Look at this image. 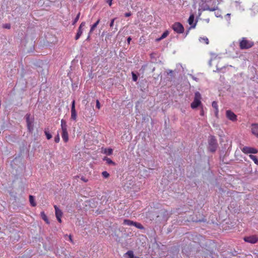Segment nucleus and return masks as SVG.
I'll list each match as a JSON object with an SVG mask.
<instances>
[{
	"instance_id": "1",
	"label": "nucleus",
	"mask_w": 258,
	"mask_h": 258,
	"mask_svg": "<svg viewBox=\"0 0 258 258\" xmlns=\"http://www.w3.org/2000/svg\"><path fill=\"white\" fill-rule=\"evenodd\" d=\"M254 45V42L248 40L246 37H242L239 41V47L241 49H248Z\"/></svg>"
},
{
	"instance_id": "2",
	"label": "nucleus",
	"mask_w": 258,
	"mask_h": 258,
	"mask_svg": "<svg viewBox=\"0 0 258 258\" xmlns=\"http://www.w3.org/2000/svg\"><path fill=\"white\" fill-rule=\"evenodd\" d=\"M201 99V95L200 93L199 92H196L195 94L194 101L190 104L191 108L192 109H196L198 107L200 106L202 104Z\"/></svg>"
},
{
	"instance_id": "3",
	"label": "nucleus",
	"mask_w": 258,
	"mask_h": 258,
	"mask_svg": "<svg viewBox=\"0 0 258 258\" xmlns=\"http://www.w3.org/2000/svg\"><path fill=\"white\" fill-rule=\"evenodd\" d=\"M217 147L218 144L216 138L213 136H211L209 140V150L212 153L215 152Z\"/></svg>"
},
{
	"instance_id": "4",
	"label": "nucleus",
	"mask_w": 258,
	"mask_h": 258,
	"mask_svg": "<svg viewBox=\"0 0 258 258\" xmlns=\"http://www.w3.org/2000/svg\"><path fill=\"white\" fill-rule=\"evenodd\" d=\"M25 118L28 130L30 133H32L34 129L33 123L34 118L33 117H31V114L30 113L26 114Z\"/></svg>"
},
{
	"instance_id": "5",
	"label": "nucleus",
	"mask_w": 258,
	"mask_h": 258,
	"mask_svg": "<svg viewBox=\"0 0 258 258\" xmlns=\"http://www.w3.org/2000/svg\"><path fill=\"white\" fill-rule=\"evenodd\" d=\"M172 29L177 33L181 34L184 32V27L179 22H175L172 26Z\"/></svg>"
},
{
	"instance_id": "6",
	"label": "nucleus",
	"mask_w": 258,
	"mask_h": 258,
	"mask_svg": "<svg viewBox=\"0 0 258 258\" xmlns=\"http://www.w3.org/2000/svg\"><path fill=\"white\" fill-rule=\"evenodd\" d=\"M243 240L245 242L251 243L255 244L258 241V237L255 235H252L248 236H245L243 238Z\"/></svg>"
},
{
	"instance_id": "7",
	"label": "nucleus",
	"mask_w": 258,
	"mask_h": 258,
	"mask_svg": "<svg viewBox=\"0 0 258 258\" xmlns=\"http://www.w3.org/2000/svg\"><path fill=\"white\" fill-rule=\"evenodd\" d=\"M241 150L245 154H256L258 152L256 149L247 146L244 147Z\"/></svg>"
},
{
	"instance_id": "8",
	"label": "nucleus",
	"mask_w": 258,
	"mask_h": 258,
	"mask_svg": "<svg viewBox=\"0 0 258 258\" xmlns=\"http://www.w3.org/2000/svg\"><path fill=\"white\" fill-rule=\"evenodd\" d=\"M77 114L75 109V100H74L72 102L71 118L72 120L76 121L77 119Z\"/></svg>"
},
{
	"instance_id": "9",
	"label": "nucleus",
	"mask_w": 258,
	"mask_h": 258,
	"mask_svg": "<svg viewBox=\"0 0 258 258\" xmlns=\"http://www.w3.org/2000/svg\"><path fill=\"white\" fill-rule=\"evenodd\" d=\"M85 25H86L85 22H82L81 23V24L80 25V26L78 28V31H77V33L75 36L76 40L79 39L80 38V37H81V36L82 35V34L83 33V27H84L85 26Z\"/></svg>"
},
{
	"instance_id": "10",
	"label": "nucleus",
	"mask_w": 258,
	"mask_h": 258,
	"mask_svg": "<svg viewBox=\"0 0 258 258\" xmlns=\"http://www.w3.org/2000/svg\"><path fill=\"white\" fill-rule=\"evenodd\" d=\"M226 115L227 118H228L229 120L232 121H235L237 120L236 115L232 111L230 110H227Z\"/></svg>"
},
{
	"instance_id": "11",
	"label": "nucleus",
	"mask_w": 258,
	"mask_h": 258,
	"mask_svg": "<svg viewBox=\"0 0 258 258\" xmlns=\"http://www.w3.org/2000/svg\"><path fill=\"white\" fill-rule=\"evenodd\" d=\"M55 209V213L57 220L59 223L61 222V217L62 215L61 211L56 206H54Z\"/></svg>"
},
{
	"instance_id": "12",
	"label": "nucleus",
	"mask_w": 258,
	"mask_h": 258,
	"mask_svg": "<svg viewBox=\"0 0 258 258\" xmlns=\"http://www.w3.org/2000/svg\"><path fill=\"white\" fill-rule=\"evenodd\" d=\"M219 9L218 5H215L213 7H210L208 5H205L203 8V11H215Z\"/></svg>"
},
{
	"instance_id": "13",
	"label": "nucleus",
	"mask_w": 258,
	"mask_h": 258,
	"mask_svg": "<svg viewBox=\"0 0 258 258\" xmlns=\"http://www.w3.org/2000/svg\"><path fill=\"white\" fill-rule=\"evenodd\" d=\"M251 132L253 135L258 138V124L253 123L251 124Z\"/></svg>"
},
{
	"instance_id": "14",
	"label": "nucleus",
	"mask_w": 258,
	"mask_h": 258,
	"mask_svg": "<svg viewBox=\"0 0 258 258\" xmlns=\"http://www.w3.org/2000/svg\"><path fill=\"white\" fill-rule=\"evenodd\" d=\"M61 137L65 143H67L69 141V135L68 131H62L61 134Z\"/></svg>"
},
{
	"instance_id": "15",
	"label": "nucleus",
	"mask_w": 258,
	"mask_h": 258,
	"mask_svg": "<svg viewBox=\"0 0 258 258\" xmlns=\"http://www.w3.org/2000/svg\"><path fill=\"white\" fill-rule=\"evenodd\" d=\"M68 125L65 120L62 119L61 120V128L62 131H67Z\"/></svg>"
},
{
	"instance_id": "16",
	"label": "nucleus",
	"mask_w": 258,
	"mask_h": 258,
	"mask_svg": "<svg viewBox=\"0 0 258 258\" xmlns=\"http://www.w3.org/2000/svg\"><path fill=\"white\" fill-rule=\"evenodd\" d=\"M135 222L129 219H124L123 222V224L128 226H134Z\"/></svg>"
},
{
	"instance_id": "17",
	"label": "nucleus",
	"mask_w": 258,
	"mask_h": 258,
	"mask_svg": "<svg viewBox=\"0 0 258 258\" xmlns=\"http://www.w3.org/2000/svg\"><path fill=\"white\" fill-rule=\"evenodd\" d=\"M212 107L215 109V115L217 116L218 114V103L216 101H213L212 104Z\"/></svg>"
},
{
	"instance_id": "18",
	"label": "nucleus",
	"mask_w": 258,
	"mask_h": 258,
	"mask_svg": "<svg viewBox=\"0 0 258 258\" xmlns=\"http://www.w3.org/2000/svg\"><path fill=\"white\" fill-rule=\"evenodd\" d=\"M44 132L47 140H50L52 138V135L49 132L48 128H45Z\"/></svg>"
},
{
	"instance_id": "19",
	"label": "nucleus",
	"mask_w": 258,
	"mask_h": 258,
	"mask_svg": "<svg viewBox=\"0 0 258 258\" xmlns=\"http://www.w3.org/2000/svg\"><path fill=\"white\" fill-rule=\"evenodd\" d=\"M103 160L104 161H106V163L108 165H110V164H112L113 165H115V163L111 159L107 157H105L104 158H103Z\"/></svg>"
},
{
	"instance_id": "20",
	"label": "nucleus",
	"mask_w": 258,
	"mask_h": 258,
	"mask_svg": "<svg viewBox=\"0 0 258 258\" xmlns=\"http://www.w3.org/2000/svg\"><path fill=\"white\" fill-rule=\"evenodd\" d=\"M168 34H169V32H168V31H165V32H164L162 34V35L161 36V37H159V38H158L156 39V41H159L161 40L162 39H164V38H166V37L168 36Z\"/></svg>"
},
{
	"instance_id": "21",
	"label": "nucleus",
	"mask_w": 258,
	"mask_h": 258,
	"mask_svg": "<svg viewBox=\"0 0 258 258\" xmlns=\"http://www.w3.org/2000/svg\"><path fill=\"white\" fill-rule=\"evenodd\" d=\"M29 202L30 203L32 207H35L36 205V203L35 202V199L34 196L32 195L29 196Z\"/></svg>"
},
{
	"instance_id": "22",
	"label": "nucleus",
	"mask_w": 258,
	"mask_h": 258,
	"mask_svg": "<svg viewBox=\"0 0 258 258\" xmlns=\"http://www.w3.org/2000/svg\"><path fill=\"white\" fill-rule=\"evenodd\" d=\"M40 215H41V217L42 219L44 221H45L46 222V223L48 224L49 223L48 219V218L47 217V216L44 213V212H41Z\"/></svg>"
},
{
	"instance_id": "23",
	"label": "nucleus",
	"mask_w": 258,
	"mask_h": 258,
	"mask_svg": "<svg viewBox=\"0 0 258 258\" xmlns=\"http://www.w3.org/2000/svg\"><path fill=\"white\" fill-rule=\"evenodd\" d=\"M249 157L250 159L253 161L254 163L255 164L258 165V159L257 158L256 156L250 154L249 155Z\"/></svg>"
},
{
	"instance_id": "24",
	"label": "nucleus",
	"mask_w": 258,
	"mask_h": 258,
	"mask_svg": "<svg viewBox=\"0 0 258 258\" xmlns=\"http://www.w3.org/2000/svg\"><path fill=\"white\" fill-rule=\"evenodd\" d=\"M199 41L201 42H204L206 44H208L209 43V39L207 37H200L199 38Z\"/></svg>"
},
{
	"instance_id": "25",
	"label": "nucleus",
	"mask_w": 258,
	"mask_h": 258,
	"mask_svg": "<svg viewBox=\"0 0 258 258\" xmlns=\"http://www.w3.org/2000/svg\"><path fill=\"white\" fill-rule=\"evenodd\" d=\"M113 150L111 148H108V149H105L104 153L107 155H110L112 154Z\"/></svg>"
},
{
	"instance_id": "26",
	"label": "nucleus",
	"mask_w": 258,
	"mask_h": 258,
	"mask_svg": "<svg viewBox=\"0 0 258 258\" xmlns=\"http://www.w3.org/2000/svg\"><path fill=\"white\" fill-rule=\"evenodd\" d=\"M134 226L141 230L144 229V226L141 223L138 222H135Z\"/></svg>"
},
{
	"instance_id": "27",
	"label": "nucleus",
	"mask_w": 258,
	"mask_h": 258,
	"mask_svg": "<svg viewBox=\"0 0 258 258\" xmlns=\"http://www.w3.org/2000/svg\"><path fill=\"white\" fill-rule=\"evenodd\" d=\"M194 18H195V17H194V15H191L189 16V17L188 19V22L189 25H191L193 24L194 21Z\"/></svg>"
},
{
	"instance_id": "28",
	"label": "nucleus",
	"mask_w": 258,
	"mask_h": 258,
	"mask_svg": "<svg viewBox=\"0 0 258 258\" xmlns=\"http://www.w3.org/2000/svg\"><path fill=\"white\" fill-rule=\"evenodd\" d=\"M80 13H79L76 16V18H75V19L73 20V23H72V25H74L76 24V23L78 22V21L79 20V18H80Z\"/></svg>"
},
{
	"instance_id": "29",
	"label": "nucleus",
	"mask_w": 258,
	"mask_h": 258,
	"mask_svg": "<svg viewBox=\"0 0 258 258\" xmlns=\"http://www.w3.org/2000/svg\"><path fill=\"white\" fill-rule=\"evenodd\" d=\"M126 254H127L128 256V258H134L135 256L134 254V252L132 250H128L126 253Z\"/></svg>"
},
{
	"instance_id": "30",
	"label": "nucleus",
	"mask_w": 258,
	"mask_h": 258,
	"mask_svg": "<svg viewBox=\"0 0 258 258\" xmlns=\"http://www.w3.org/2000/svg\"><path fill=\"white\" fill-rule=\"evenodd\" d=\"M102 175L103 177L107 178L109 176V174L107 171H104L102 172Z\"/></svg>"
},
{
	"instance_id": "31",
	"label": "nucleus",
	"mask_w": 258,
	"mask_h": 258,
	"mask_svg": "<svg viewBox=\"0 0 258 258\" xmlns=\"http://www.w3.org/2000/svg\"><path fill=\"white\" fill-rule=\"evenodd\" d=\"M133 80L134 82H136L138 80V76L134 72L132 73Z\"/></svg>"
},
{
	"instance_id": "32",
	"label": "nucleus",
	"mask_w": 258,
	"mask_h": 258,
	"mask_svg": "<svg viewBox=\"0 0 258 258\" xmlns=\"http://www.w3.org/2000/svg\"><path fill=\"white\" fill-rule=\"evenodd\" d=\"M97 26V25H96L95 23L94 24H93L91 27V28L90 30V33H92L93 32V31L94 30V29L96 28Z\"/></svg>"
},
{
	"instance_id": "33",
	"label": "nucleus",
	"mask_w": 258,
	"mask_h": 258,
	"mask_svg": "<svg viewBox=\"0 0 258 258\" xmlns=\"http://www.w3.org/2000/svg\"><path fill=\"white\" fill-rule=\"evenodd\" d=\"M60 141L59 134L57 133V135L54 137V141L55 143H58Z\"/></svg>"
},
{
	"instance_id": "34",
	"label": "nucleus",
	"mask_w": 258,
	"mask_h": 258,
	"mask_svg": "<svg viewBox=\"0 0 258 258\" xmlns=\"http://www.w3.org/2000/svg\"><path fill=\"white\" fill-rule=\"evenodd\" d=\"M115 19L116 18H114L111 20V22L109 24L110 27H112L113 26L114 20H115Z\"/></svg>"
},
{
	"instance_id": "35",
	"label": "nucleus",
	"mask_w": 258,
	"mask_h": 258,
	"mask_svg": "<svg viewBox=\"0 0 258 258\" xmlns=\"http://www.w3.org/2000/svg\"><path fill=\"white\" fill-rule=\"evenodd\" d=\"M96 106L98 109H100V102H99V100H97V101H96Z\"/></svg>"
},
{
	"instance_id": "36",
	"label": "nucleus",
	"mask_w": 258,
	"mask_h": 258,
	"mask_svg": "<svg viewBox=\"0 0 258 258\" xmlns=\"http://www.w3.org/2000/svg\"><path fill=\"white\" fill-rule=\"evenodd\" d=\"M4 27L7 29H10L11 28V25L9 24H6L4 25Z\"/></svg>"
},
{
	"instance_id": "37",
	"label": "nucleus",
	"mask_w": 258,
	"mask_h": 258,
	"mask_svg": "<svg viewBox=\"0 0 258 258\" xmlns=\"http://www.w3.org/2000/svg\"><path fill=\"white\" fill-rule=\"evenodd\" d=\"M132 15V13L131 12H128V13H126L124 14V16L125 17H130Z\"/></svg>"
},
{
	"instance_id": "38",
	"label": "nucleus",
	"mask_w": 258,
	"mask_h": 258,
	"mask_svg": "<svg viewBox=\"0 0 258 258\" xmlns=\"http://www.w3.org/2000/svg\"><path fill=\"white\" fill-rule=\"evenodd\" d=\"M112 0H106V3L108 4L109 6L112 5Z\"/></svg>"
},
{
	"instance_id": "39",
	"label": "nucleus",
	"mask_w": 258,
	"mask_h": 258,
	"mask_svg": "<svg viewBox=\"0 0 258 258\" xmlns=\"http://www.w3.org/2000/svg\"><path fill=\"white\" fill-rule=\"evenodd\" d=\"M81 179L83 181H84V182H87L88 181V179H86L85 177L82 176L81 178Z\"/></svg>"
},
{
	"instance_id": "40",
	"label": "nucleus",
	"mask_w": 258,
	"mask_h": 258,
	"mask_svg": "<svg viewBox=\"0 0 258 258\" xmlns=\"http://www.w3.org/2000/svg\"><path fill=\"white\" fill-rule=\"evenodd\" d=\"M91 33H90V32H89L88 35L86 39V41H89L90 39V35Z\"/></svg>"
},
{
	"instance_id": "41",
	"label": "nucleus",
	"mask_w": 258,
	"mask_h": 258,
	"mask_svg": "<svg viewBox=\"0 0 258 258\" xmlns=\"http://www.w3.org/2000/svg\"><path fill=\"white\" fill-rule=\"evenodd\" d=\"M69 240L72 242V243H73V238H72V237L71 235H70L69 236Z\"/></svg>"
},
{
	"instance_id": "42",
	"label": "nucleus",
	"mask_w": 258,
	"mask_h": 258,
	"mask_svg": "<svg viewBox=\"0 0 258 258\" xmlns=\"http://www.w3.org/2000/svg\"><path fill=\"white\" fill-rule=\"evenodd\" d=\"M132 40V38H131V37H128L127 39V43L129 44L130 43V41H131Z\"/></svg>"
},
{
	"instance_id": "43",
	"label": "nucleus",
	"mask_w": 258,
	"mask_h": 258,
	"mask_svg": "<svg viewBox=\"0 0 258 258\" xmlns=\"http://www.w3.org/2000/svg\"><path fill=\"white\" fill-rule=\"evenodd\" d=\"M100 19H98V20H97V21L95 23V24L96 25H98L99 24V22H100Z\"/></svg>"
},
{
	"instance_id": "44",
	"label": "nucleus",
	"mask_w": 258,
	"mask_h": 258,
	"mask_svg": "<svg viewBox=\"0 0 258 258\" xmlns=\"http://www.w3.org/2000/svg\"><path fill=\"white\" fill-rule=\"evenodd\" d=\"M200 114H201V115H204V111H203V109L201 110Z\"/></svg>"
},
{
	"instance_id": "45",
	"label": "nucleus",
	"mask_w": 258,
	"mask_h": 258,
	"mask_svg": "<svg viewBox=\"0 0 258 258\" xmlns=\"http://www.w3.org/2000/svg\"><path fill=\"white\" fill-rule=\"evenodd\" d=\"M196 23H195L194 25L191 26V28H195L196 27Z\"/></svg>"
},
{
	"instance_id": "46",
	"label": "nucleus",
	"mask_w": 258,
	"mask_h": 258,
	"mask_svg": "<svg viewBox=\"0 0 258 258\" xmlns=\"http://www.w3.org/2000/svg\"><path fill=\"white\" fill-rule=\"evenodd\" d=\"M192 78L194 80H196V81H197V78L194 77V76H192Z\"/></svg>"
},
{
	"instance_id": "47",
	"label": "nucleus",
	"mask_w": 258,
	"mask_h": 258,
	"mask_svg": "<svg viewBox=\"0 0 258 258\" xmlns=\"http://www.w3.org/2000/svg\"><path fill=\"white\" fill-rule=\"evenodd\" d=\"M215 15H216V16L217 17H219V16H218V14H216Z\"/></svg>"
},
{
	"instance_id": "48",
	"label": "nucleus",
	"mask_w": 258,
	"mask_h": 258,
	"mask_svg": "<svg viewBox=\"0 0 258 258\" xmlns=\"http://www.w3.org/2000/svg\"><path fill=\"white\" fill-rule=\"evenodd\" d=\"M215 15H216V16L217 17H219V16H218V14H216Z\"/></svg>"
},
{
	"instance_id": "49",
	"label": "nucleus",
	"mask_w": 258,
	"mask_h": 258,
	"mask_svg": "<svg viewBox=\"0 0 258 258\" xmlns=\"http://www.w3.org/2000/svg\"><path fill=\"white\" fill-rule=\"evenodd\" d=\"M134 258H140V257H138V256H135Z\"/></svg>"
},
{
	"instance_id": "50",
	"label": "nucleus",
	"mask_w": 258,
	"mask_h": 258,
	"mask_svg": "<svg viewBox=\"0 0 258 258\" xmlns=\"http://www.w3.org/2000/svg\"><path fill=\"white\" fill-rule=\"evenodd\" d=\"M151 57H153V55H152V54H151Z\"/></svg>"
},
{
	"instance_id": "51",
	"label": "nucleus",
	"mask_w": 258,
	"mask_h": 258,
	"mask_svg": "<svg viewBox=\"0 0 258 258\" xmlns=\"http://www.w3.org/2000/svg\"><path fill=\"white\" fill-rule=\"evenodd\" d=\"M151 57H153V55H152V54H151Z\"/></svg>"
},
{
	"instance_id": "52",
	"label": "nucleus",
	"mask_w": 258,
	"mask_h": 258,
	"mask_svg": "<svg viewBox=\"0 0 258 258\" xmlns=\"http://www.w3.org/2000/svg\"><path fill=\"white\" fill-rule=\"evenodd\" d=\"M188 31H187L186 35L188 34Z\"/></svg>"
}]
</instances>
